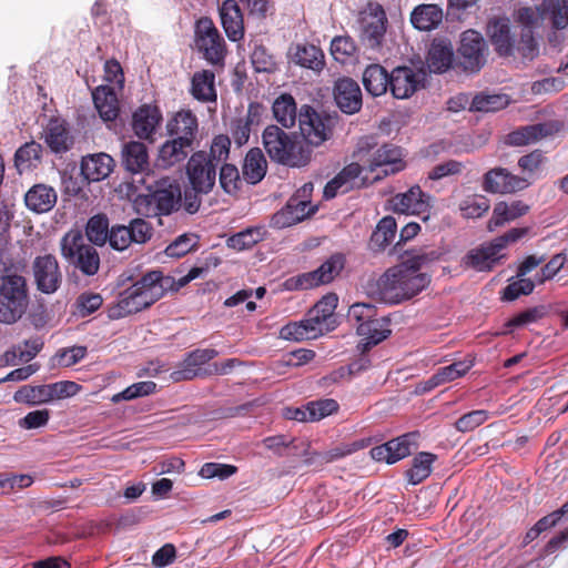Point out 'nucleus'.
<instances>
[{"mask_svg": "<svg viewBox=\"0 0 568 568\" xmlns=\"http://www.w3.org/2000/svg\"><path fill=\"white\" fill-rule=\"evenodd\" d=\"M363 172V166L353 162L343 168V170L332 179L324 187V197L329 200L335 197L338 193H347L348 191L362 186L363 182L359 179Z\"/></svg>", "mask_w": 568, "mask_h": 568, "instance_id": "nucleus-23", "label": "nucleus"}, {"mask_svg": "<svg viewBox=\"0 0 568 568\" xmlns=\"http://www.w3.org/2000/svg\"><path fill=\"white\" fill-rule=\"evenodd\" d=\"M217 355L219 352L214 348H196L189 352L170 374V377L173 382L179 383L212 376L211 365L207 367L205 365Z\"/></svg>", "mask_w": 568, "mask_h": 568, "instance_id": "nucleus-9", "label": "nucleus"}, {"mask_svg": "<svg viewBox=\"0 0 568 568\" xmlns=\"http://www.w3.org/2000/svg\"><path fill=\"white\" fill-rule=\"evenodd\" d=\"M194 44L209 64L219 68L225 65L227 45L211 18L201 17L195 21Z\"/></svg>", "mask_w": 568, "mask_h": 568, "instance_id": "nucleus-7", "label": "nucleus"}, {"mask_svg": "<svg viewBox=\"0 0 568 568\" xmlns=\"http://www.w3.org/2000/svg\"><path fill=\"white\" fill-rule=\"evenodd\" d=\"M175 280L153 270L142 275L132 286L120 293L116 303L108 308L110 320H120L149 308L166 292L173 291Z\"/></svg>", "mask_w": 568, "mask_h": 568, "instance_id": "nucleus-1", "label": "nucleus"}, {"mask_svg": "<svg viewBox=\"0 0 568 568\" xmlns=\"http://www.w3.org/2000/svg\"><path fill=\"white\" fill-rule=\"evenodd\" d=\"M169 138L176 139L195 149L199 136V121L191 110L178 111L168 122Z\"/></svg>", "mask_w": 568, "mask_h": 568, "instance_id": "nucleus-18", "label": "nucleus"}, {"mask_svg": "<svg viewBox=\"0 0 568 568\" xmlns=\"http://www.w3.org/2000/svg\"><path fill=\"white\" fill-rule=\"evenodd\" d=\"M13 398L17 403H27L29 405L48 403L51 400L49 384L38 386H22L14 393Z\"/></svg>", "mask_w": 568, "mask_h": 568, "instance_id": "nucleus-53", "label": "nucleus"}, {"mask_svg": "<svg viewBox=\"0 0 568 568\" xmlns=\"http://www.w3.org/2000/svg\"><path fill=\"white\" fill-rule=\"evenodd\" d=\"M430 283L427 274H415L406 264L388 268L378 280V295L384 303L394 305L408 301L425 290Z\"/></svg>", "mask_w": 568, "mask_h": 568, "instance_id": "nucleus-3", "label": "nucleus"}, {"mask_svg": "<svg viewBox=\"0 0 568 568\" xmlns=\"http://www.w3.org/2000/svg\"><path fill=\"white\" fill-rule=\"evenodd\" d=\"M199 244V237L192 233H185L178 236L165 248V254L170 257H182L194 250Z\"/></svg>", "mask_w": 568, "mask_h": 568, "instance_id": "nucleus-59", "label": "nucleus"}, {"mask_svg": "<svg viewBox=\"0 0 568 568\" xmlns=\"http://www.w3.org/2000/svg\"><path fill=\"white\" fill-rule=\"evenodd\" d=\"M43 148L36 141L26 142L14 154V165L21 173L37 168L42 160Z\"/></svg>", "mask_w": 568, "mask_h": 568, "instance_id": "nucleus-44", "label": "nucleus"}, {"mask_svg": "<svg viewBox=\"0 0 568 568\" xmlns=\"http://www.w3.org/2000/svg\"><path fill=\"white\" fill-rule=\"evenodd\" d=\"M430 200V195L424 193L419 185H414L407 192L395 195L390 203L396 213L422 214L428 210Z\"/></svg>", "mask_w": 568, "mask_h": 568, "instance_id": "nucleus-24", "label": "nucleus"}, {"mask_svg": "<svg viewBox=\"0 0 568 568\" xmlns=\"http://www.w3.org/2000/svg\"><path fill=\"white\" fill-rule=\"evenodd\" d=\"M388 325L389 320L386 317L377 318V316H375L374 320L369 321L367 324L364 323L357 326V334L371 339V344H379L392 333Z\"/></svg>", "mask_w": 568, "mask_h": 568, "instance_id": "nucleus-49", "label": "nucleus"}, {"mask_svg": "<svg viewBox=\"0 0 568 568\" xmlns=\"http://www.w3.org/2000/svg\"><path fill=\"white\" fill-rule=\"evenodd\" d=\"M194 148L176 140L169 138L159 149L158 162L163 168H171L183 162Z\"/></svg>", "mask_w": 568, "mask_h": 568, "instance_id": "nucleus-39", "label": "nucleus"}, {"mask_svg": "<svg viewBox=\"0 0 568 568\" xmlns=\"http://www.w3.org/2000/svg\"><path fill=\"white\" fill-rule=\"evenodd\" d=\"M357 45L349 36H337L331 42V53L336 61L345 63L355 55Z\"/></svg>", "mask_w": 568, "mask_h": 568, "instance_id": "nucleus-56", "label": "nucleus"}, {"mask_svg": "<svg viewBox=\"0 0 568 568\" xmlns=\"http://www.w3.org/2000/svg\"><path fill=\"white\" fill-rule=\"evenodd\" d=\"M272 111L276 121L284 128H292L296 120L298 121L295 99L288 93H283L275 99Z\"/></svg>", "mask_w": 568, "mask_h": 568, "instance_id": "nucleus-43", "label": "nucleus"}, {"mask_svg": "<svg viewBox=\"0 0 568 568\" xmlns=\"http://www.w3.org/2000/svg\"><path fill=\"white\" fill-rule=\"evenodd\" d=\"M486 409H476L462 415L454 424L455 428L462 433H468L483 425L490 417Z\"/></svg>", "mask_w": 568, "mask_h": 568, "instance_id": "nucleus-60", "label": "nucleus"}, {"mask_svg": "<svg viewBox=\"0 0 568 568\" xmlns=\"http://www.w3.org/2000/svg\"><path fill=\"white\" fill-rule=\"evenodd\" d=\"M437 459L433 453L420 452L412 460V466L405 471L409 484L418 485L432 474V466Z\"/></svg>", "mask_w": 568, "mask_h": 568, "instance_id": "nucleus-45", "label": "nucleus"}, {"mask_svg": "<svg viewBox=\"0 0 568 568\" xmlns=\"http://www.w3.org/2000/svg\"><path fill=\"white\" fill-rule=\"evenodd\" d=\"M474 365L471 359H465L454 362L450 365L440 367L437 372L428 379L432 387L439 386L442 384L455 381L464 376Z\"/></svg>", "mask_w": 568, "mask_h": 568, "instance_id": "nucleus-47", "label": "nucleus"}, {"mask_svg": "<svg viewBox=\"0 0 568 568\" xmlns=\"http://www.w3.org/2000/svg\"><path fill=\"white\" fill-rule=\"evenodd\" d=\"M419 438V432H409L385 444L373 447L369 453L374 460L393 465L408 457L413 450L417 449Z\"/></svg>", "mask_w": 568, "mask_h": 568, "instance_id": "nucleus-13", "label": "nucleus"}, {"mask_svg": "<svg viewBox=\"0 0 568 568\" xmlns=\"http://www.w3.org/2000/svg\"><path fill=\"white\" fill-rule=\"evenodd\" d=\"M454 48L447 40H435L427 55V65L434 73H444L453 67Z\"/></svg>", "mask_w": 568, "mask_h": 568, "instance_id": "nucleus-38", "label": "nucleus"}, {"mask_svg": "<svg viewBox=\"0 0 568 568\" xmlns=\"http://www.w3.org/2000/svg\"><path fill=\"white\" fill-rule=\"evenodd\" d=\"M387 17L381 4L369 7L361 18V38L363 43L371 49L381 48L386 33Z\"/></svg>", "mask_w": 568, "mask_h": 568, "instance_id": "nucleus-16", "label": "nucleus"}, {"mask_svg": "<svg viewBox=\"0 0 568 568\" xmlns=\"http://www.w3.org/2000/svg\"><path fill=\"white\" fill-rule=\"evenodd\" d=\"M231 139L225 134L213 138L210 151H196L187 161L186 173L194 191L207 194L216 181V169L229 159Z\"/></svg>", "mask_w": 568, "mask_h": 568, "instance_id": "nucleus-2", "label": "nucleus"}, {"mask_svg": "<svg viewBox=\"0 0 568 568\" xmlns=\"http://www.w3.org/2000/svg\"><path fill=\"white\" fill-rule=\"evenodd\" d=\"M508 104L506 94H484L479 93L474 97L470 110L477 112H495L504 109Z\"/></svg>", "mask_w": 568, "mask_h": 568, "instance_id": "nucleus-54", "label": "nucleus"}, {"mask_svg": "<svg viewBox=\"0 0 568 568\" xmlns=\"http://www.w3.org/2000/svg\"><path fill=\"white\" fill-rule=\"evenodd\" d=\"M156 384L152 381L138 382L128 386L122 392L113 395L112 402L132 400L142 396L151 395L155 392Z\"/></svg>", "mask_w": 568, "mask_h": 568, "instance_id": "nucleus-58", "label": "nucleus"}, {"mask_svg": "<svg viewBox=\"0 0 568 568\" xmlns=\"http://www.w3.org/2000/svg\"><path fill=\"white\" fill-rule=\"evenodd\" d=\"M390 73L381 64H369L363 73V84L373 97H381L389 90Z\"/></svg>", "mask_w": 568, "mask_h": 568, "instance_id": "nucleus-40", "label": "nucleus"}, {"mask_svg": "<svg viewBox=\"0 0 568 568\" xmlns=\"http://www.w3.org/2000/svg\"><path fill=\"white\" fill-rule=\"evenodd\" d=\"M542 14L549 18L555 29L568 26V2L566 0H542Z\"/></svg>", "mask_w": 568, "mask_h": 568, "instance_id": "nucleus-51", "label": "nucleus"}, {"mask_svg": "<svg viewBox=\"0 0 568 568\" xmlns=\"http://www.w3.org/2000/svg\"><path fill=\"white\" fill-rule=\"evenodd\" d=\"M33 282L43 294L55 293L63 281V275L57 257L53 254L36 256L31 265Z\"/></svg>", "mask_w": 568, "mask_h": 568, "instance_id": "nucleus-12", "label": "nucleus"}, {"mask_svg": "<svg viewBox=\"0 0 568 568\" xmlns=\"http://www.w3.org/2000/svg\"><path fill=\"white\" fill-rule=\"evenodd\" d=\"M560 130L555 123H537L521 126L507 135V141L511 145L520 146L535 143L540 139L557 133Z\"/></svg>", "mask_w": 568, "mask_h": 568, "instance_id": "nucleus-29", "label": "nucleus"}, {"mask_svg": "<svg viewBox=\"0 0 568 568\" xmlns=\"http://www.w3.org/2000/svg\"><path fill=\"white\" fill-rule=\"evenodd\" d=\"M113 166L114 160L109 154H89L82 159L81 173L88 181L99 182L111 174Z\"/></svg>", "mask_w": 568, "mask_h": 568, "instance_id": "nucleus-31", "label": "nucleus"}, {"mask_svg": "<svg viewBox=\"0 0 568 568\" xmlns=\"http://www.w3.org/2000/svg\"><path fill=\"white\" fill-rule=\"evenodd\" d=\"M224 32L230 41L237 42L244 38V18L235 0H225L219 8Z\"/></svg>", "mask_w": 568, "mask_h": 568, "instance_id": "nucleus-27", "label": "nucleus"}, {"mask_svg": "<svg viewBox=\"0 0 568 568\" xmlns=\"http://www.w3.org/2000/svg\"><path fill=\"white\" fill-rule=\"evenodd\" d=\"M486 41L478 31L469 29L462 33L458 54L464 71L478 72L486 63Z\"/></svg>", "mask_w": 568, "mask_h": 568, "instance_id": "nucleus-11", "label": "nucleus"}, {"mask_svg": "<svg viewBox=\"0 0 568 568\" xmlns=\"http://www.w3.org/2000/svg\"><path fill=\"white\" fill-rule=\"evenodd\" d=\"M44 142L55 154L70 151L74 144V138L69 123L61 118H51L44 129Z\"/></svg>", "mask_w": 568, "mask_h": 568, "instance_id": "nucleus-22", "label": "nucleus"}, {"mask_svg": "<svg viewBox=\"0 0 568 568\" xmlns=\"http://www.w3.org/2000/svg\"><path fill=\"white\" fill-rule=\"evenodd\" d=\"M55 190L47 184L38 183L28 190L24 195L26 206L34 213H47L57 204Z\"/></svg>", "mask_w": 568, "mask_h": 568, "instance_id": "nucleus-30", "label": "nucleus"}, {"mask_svg": "<svg viewBox=\"0 0 568 568\" xmlns=\"http://www.w3.org/2000/svg\"><path fill=\"white\" fill-rule=\"evenodd\" d=\"M122 166L130 173H142L149 169V153L145 144L130 141L123 144L121 151Z\"/></svg>", "mask_w": 568, "mask_h": 568, "instance_id": "nucleus-33", "label": "nucleus"}, {"mask_svg": "<svg viewBox=\"0 0 568 568\" xmlns=\"http://www.w3.org/2000/svg\"><path fill=\"white\" fill-rule=\"evenodd\" d=\"M94 106L100 118L105 121H114L120 113V103L114 89L110 85H99L92 91Z\"/></svg>", "mask_w": 568, "mask_h": 568, "instance_id": "nucleus-32", "label": "nucleus"}, {"mask_svg": "<svg viewBox=\"0 0 568 568\" xmlns=\"http://www.w3.org/2000/svg\"><path fill=\"white\" fill-rule=\"evenodd\" d=\"M219 182L225 193L236 194L242 186V179L239 169L234 164L223 162L220 165Z\"/></svg>", "mask_w": 568, "mask_h": 568, "instance_id": "nucleus-55", "label": "nucleus"}, {"mask_svg": "<svg viewBox=\"0 0 568 568\" xmlns=\"http://www.w3.org/2000/svg\"><path fill=\"white\" fill-rule=\"evenodd\" d=\"M442 256V252L438 250H419L415 254H413L407 260L403 261V264H406V266L414 271L415 274H422L419 271L423 266H426L430 263H434L438 261Z\"/></svg>", "mask_w": 568, "mask_h": 568, "instance_id": "nucleus-63", "label": "nucleus"}, {"mask_svg": "<svg viewBox=\"0 0 568 568\" xmlns=\"http://www.w3.org/2000/svg\"><path fill=\"white\" fill-rule=\"evenodd\" d=\"M61 255L87 276L95 275L100 267L98 251L84 242L80 232L67 233L61 240Z\"/></svg>", "mask_w": 568, "mask_h": 568, "instance_id": "nucleus-8", "label": "nucleus"}, {"mask_svg": "<svg viewBox=\"0 0 568 568\" xmlns=\"http://www.w3.org/2000/svg\"><path fill=\"white\" fill-rule=\"evenodd\" d=\"M263 145L272 161L292 168L308 163L311 152L295 136L277 125H268L262 134Z\"/></svg>", "mask_w": 568, "mask_h": 568, "instance_id": "nucleus-4", "label": "nucleus"}, {"mask_svg": "<svg viewBox=\"0 0 568 568\" xmlns=\"http://www.w3.org/2000/svg\"><path fill=\"white\" fill-rule=\"evenodd\" d=\"M487 36L499 57H510L515 52V38L510 21L505 17H495L487 23Z\"/></svg>", "mask_w": 568, "mask_h": 568, "instance_id": "nucleus-19", "label": "nucleus"}, {"mask_svg": "<svg viewBox=\"0 0 568 568\" xmlns=\"http://www.w3.org/2000/svg\"><path fill=\"white\" fill-rule=\"evenodd\" d=\"M338 304V297L334 293L323 296L307 313V322L320 326L321 335L335 327L334 312Z\"/></svg>", "mask_w": 568, "mask_h": 568, "instance_id": "nucleus-26", "label": "nucleus"}, {"mask_svg": "<svg viewBox=\"0 0 568 568\" xmlns=\"http://www.w3.org/2000/svg\"><path fill=\"white\" fill-rule=\"evenodd\" d=\"M251 62L256 72L271 73L276 69L274 57L262 44L255 45L251 53Z\"/></svg>", "mask_w": 568, "mask_h": 568, "instance_id": "nucleus-62", "label": "nucleus"}, {"mask_svg": "<svg viewBox=\"0 0 568 568\" xmlns=\"http://www.w3.org/2000/svg\"><path fill=\"white\" fill-rule=\"evenodd\" d=\"M530 184L528 178L513 174L501 166L488 170L481 179V189L491 194H514L526 190Z\"/></svg>", "mask_w": 568, "mask_h": 568, "instance_id": "nucleus-14", "label": "nucleus"}, {"mask_svg": "<svg viewBox=\"0 0 568 568\" xmlns=\"http://www.w3.org/2000/svg\"><path fill=\"white\" fill-rule=\"evenodd\" d=\"M397 234L396 220L390 216H384L378 221L368 241V250L375 254L384 252L392 245Z\"/></svg>", "mask_w": 568, "mask_h": 568, "instance_id": "nucleus-34", "label": "nucleus"}, {"mask_svg": "<svg viewBox=\"0 0 568 568\" xmlns=\"http://www.w3.org/2000/svg\"><path fill=\"white\" fill-rule=\"evenodd\" d=\"M345 258L342 254H334L318 268L291 277L285 282L288 290H310L332 282L343 270Z\"/></svg>", "mask_w": 568, "mask_h": 568, "instance_id": "nucleus-10", "label": "nucleus"}, {"mask_svg": "<svg viewBox=\"0 0 568 568\" xmlns=\"http://www.w3.org/2000/svg\"><path fill=\"white\" fill-rule=\"evenodd\" d=\"M333 99L336 106L347 115L358 113L363 106V94L359 84L352 78H339L333 87Z\"/></svg>", "mask_w": 568, "mask_h": 568, "instance_id": "nucleus-17", "label": "nucleus"}, {"mask_svg": "<svg viewBox=\"0 0 568 568\" xmlns=\"http://www.w3.org/2000/svg\"><path fill=\"white\" fill-rule=\"evenodd\" d=\"M528 211L529 206L520 200L513 201L511 203L500 201L495 204L487 227L489 231H495L505 223L525 215Z\"/></svg>", "mask_w": 568, "mask_h": 568, "instance_id": "nucleus-36", "label": "nucleus"}, {"mask_svg": "<svg viewBox=\"0 0 568 568\" xmlns=\"http://www.w3.org/2000/svg\"><path fill=\"white\" fill-rule=\"evenodd\" d=\"M258 241H261V233L257 229H247L232 235L227 240V245L236 251H244L251 248Z\"/></svg>", "mask_w": 568, "mask_h": 568, "instance_id": "nucleus-64", "label": "nucleus"}, {"mask_svg": "<svg viewBox=\"0 0 568 568\" xmlns=\"http://www.w3.org/2000/svg\"><path fill=\"white\" fill-rule=\"evenodd\" d=\"M389 166L390 169L384 170L385 174L396 173L404 169L402 161V150L394 145L385 143L377 148L372 156L367 159V168L369 171H375L378 168Z\"/></svg>", "mask_w": 568, "mask_h": 568, "instance_id": "nucleus-28", "label": "nucleus"}, {"mask_svg": "<svg viewBox=\"0 0 568 568\" xmlns=\"http://www.w3.org/2000/svg\"><path fill=\"white\" fill-rule=\"evenodd\" d=\"M371 445V438H362L348 444H342L336 447H333L328 450H325V455L327 458V463H333L335 460L342 459L348 455H352L361 449H364Z\"/></svg>", "mask_w": 568, "mask_h": 568, "instance_id": "nucleus-61", "label": "nucleus"}, {"mask_svg": "<svg viewBox=\"0 0 568 568\" xmlns=\"http://www.w3.org/2000/svg\"><path fill=\"white\" fill-rule=\"evenodd\" d=\"M300 442L295 438H288L285 435H274L265 437L262 440V445L271 450L278 457L287 456V455H298L297 450L300 449Z\"/></svg>", "mask_w": 568, "mask_h": 568, "instance_id": "nucleus-52", "label": "nucleus"}, {"mask_svg": "<svg viewBox=\"0 0 568 568\" xmlns=\"http://www.w3.org/2000/svg\"><path fill=\"white\" fill-rule=\"evenodd\" d=\"M307 317L301 322L290 323L284 325L280 331V336L287 341H304L313 339L321 335L320 326L313 323H306Z\"/></svg>", "mask_w": 568, "mask_h": 568, "instance_id": "nucleus-46", "label": "nucleus"}, {"mask_svg": "<svg viewBox=\"0 0 568 568\" xmlns=\"http://www.w3.org/2000/svg\"><path fill=\"white\" fill-rule=\"evenodd\" d=\"M545 315L546 308L542 305L527 308L514 315L505 323V327L507 328V331H505L504 334L510 333L514 328L535 323L538 320L542 318Z\"/></svg>", "mask_w": 568, "mask_h": 568, "instance_id": "nucleus-57", "label": "nucleus"}, {"mask_svg": "<svg viewBox=\"0 0 568 568\" xmlns=\"http://www.w3.org/2000/svg\"><path fill=\"white\" fill-rule=\"evenodd\" d=\"M109 219L105 214L100 213L89 219L85 227L88 240L99 246L109 242Z\"/></svg>", "mask_w": 568, "mask_h": 568, "instance_id": "nucleus-50", "label": "nucleus"}, {"mask_svg": "<svg viewBox=\"0 0 568 568\" xmlns=\"http://www.w3.org/2000/svg\"><path fill=\"white\" fill-rule=\"evenodd\" d=\"M30 304L28 281L16 272L0 275V323L14 324L26 314Z\"/></svg>", "mask_w": 568, "mask_h": 568, "instance_id": "nucleus-5", "label": "nucleus"}, {"mask_svg": "<svg viewBox=\"0 0 568 568\" xmlns=\"http://www.w3.org/2000/svg\"><path fill=\"white\" fill-rule=\"evenodd\" d=\"M190 92L200 102H216L215 73L207 69L196 71L191 79Z\"/></svg>", "mask_w": 568, "mask_h": 568, "instance_id": "nucleus-37", "label": "nucleus"}, {"mask_svg": "<svg viewBox=\"0 0 568 568\" xmlns=\"http://www.w3.org/2000/svg\"><path fill=\"white\" fill-rule=\"evenodd\" d=\"M292 61L303 68L321 71L325 64L323 51L314 44H297Z\"/></svg>", "mask_w": 568, "mask_h": 568, "instance_id": "nucleus-42", "label": "nucleus"}, {"mask_svg": "<svg viewBox=\"0 0 568 568\" xmlns=\"http://www.w3.org/2000/svg\"><path fill=\"white\" fill-rule=\"evenodd\" d=\"M505 255L494 247V241L484 243L478 247L469 250L462 258V266L473 268L477 272H489L497 265Z\"/></svg>", "mask_w": 568, "mask_h": 568, "instance_id": "nucleus-20", "label": "nucleus"}, {"mask_svg": "<svg viewBox=\"0 0 568 568\" xmlns=\"http://www.w3.org/2000/svg\"><path fill=\"white\" fill-rule=\"evenodd\" d=\"M425 72L410 67H396L390 72L389 91L395 99H408L425 87Z\"/></svg>", "mask_w": 568, "mask_h": 568, "instance_id": "nucleus-15", "label": "nucleus"}, {"mask_svg": "<svg viewBox=\"0 0 568 568\" xmlns=\"http://www.w3.org/2000/svg\"><path fill=\"white\" fill-rule=\"evenodd\" d=\"M266 170L267 162L261 149H251L244 159L242 168L243 179L250 184H256L263 180Z\"/></svg>", "mask_w": 568, "mask_h": 568, "instance_id": "nucleus-41", "label": "nucleus"}, {"mask_svg": "<svg viewBox=\"0 0 568 568\" xmlns=\"http://www.w3.org/2000/svg\"><path fill=\"white\" fill-rule=\"evenodd\" d=\"M444 19L442 7L435 3H423L416 6L410 13L413 27L419 31H432L437 29Z\"/></svg>", "mask_w": 568, "mask_h": 568, "instance_id": "nucleus-35", "label": "nucleus"}, {"mask_svg": "<svg viewBox=\"0 0 568 568\" xmlns=\"http://www.w3.org/2000/svg\"><path fill=\"white\" fill-rule=\"evenodd\" d=\"M339 120L336 111H318L308 104H303L298 110L301 136L312 146H320L331 140Z\"/></svg>", "mask_w": 568, "mask_h": 568, "instance_id": "nucleus-6", "label": "nucleus"}, {"mask_svg": "<svg viewBox=\"0 0 568 568\" xmlns=\"http://www.w3.org/2000/svg\"><path fill=\"white\" fill-rule=\"evenodd\" d=\"M163 120L160 108L155 104H142L132 114L131 126L134 134L143 140H152L156 128Z\"/></svg>", "mask_w": 568, "mask_h": 568, "instance_id": "nucleus-21", "label": "nucleus"}, {"mask_svg": "<svg viewBox=\"0 0 568 568\" xmlns=\"http://www.w3.org/2000/svg\"><path fill=\"white\" fill-rule=\"evenodd\" d=\"M152 193L160 215L171 214L181 205L182 192L176 181L162 179L156 183V187Z\"/></svg>", "mask_w": 568, "mask_h": 568, "instance_id": "nucleus-25", "label": "nucleus"}, {"mask_svg": "<svg viewBox=\"0 0 568 568\" xmlns=\"http://www.w3.org/2000/svg\"><path fill=\"white\" fill-rule=\"evenodd\" d=\"M261 105L251 103L245 118L236 119L232 123V133L239 145L245 144L250 139L251 126L258 121Z\"/></svg>", "mask_w": 568, "mask_h": 568, "instance_id": "nucleus-48", "label": "nucleus"}]
</instances>
